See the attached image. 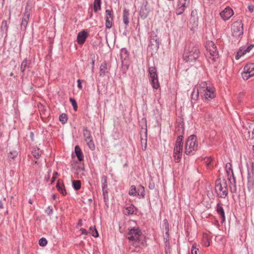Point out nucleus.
Listing matches in <instances>:
<instances>
[{"label": "nucleus", "mask_w": 254, "mask_h": 254, "mask_svg": "<svg viewBox=\"0 0 254 254\" xmlns=\"http://www.w3.org/2000/svg\"><path fill=\"white\" fill-rule=\"evenodd\" d=\"M165 234H166V237H164V240L165 241L166 243V246L167 247V244L168 243V241H169V230H165Z\"/></svg>", "instance_id": "de8ad7c7"}, {"label": "nucleus", "mask_w": 254, "mask_h": 254, "mask_svg": "<svg viewBox=\"0 0 254 254\" xmlns=\"http://www.w3.org/2000/svg\"><path fill=\"white\" fill-rule=\"evenodd\" d=\"M47 240L44 238H42L39 241V244L40 246L44 247L47 244Z\"/></svg>", "instance_id": "a19ab883"}, {"label": "nucleus", "mask_w": 254, "mask_h": 254, "mask_svg": "<svg viewBox=\"0 0 254 254\" xmlns=\"http://www.w3.org/2000/svg\"><path fill=\"white\" fill-rule=\"evenodd\" d=\"M238 52V55H240V56H241V57L245 55V53L243 52V48H240V49L239 50Z\"/></svg>", "instance_id": "5fc2aeb1"}, {"label": "nucleus", "mask_w": 254, "mask_h": 254, "mask_svg": "<svg viewBox=\"0 0 254 254\" xmlns=\"http://www.w3.org/2000/svg\"><path fill=\"white\" fill-rule=\"evenodd\" d=\"M241 57V56L238 55V52H237V54H236V55L235 56V59L236 60H239Z\"/></svg>", "instance_id": "e2e57ef3"}, {"label": "nucleus", "mask_w": 254, "mask_h": 254, "mask_svg": "<svg viewBox=\"0 0 254 254\" xmlns=\"http://www.w3.org/2000/svg\"><path fill=\"white\" fill-rule=\"evenodd\" d=\"M56 188L58 189V190L63 194V195H65L66 194V191L65 189L64 183L62 181L60 180H58L57 185H56Z\"/></svg>", "instance_id": "a211bd4d"}, {"label": "nucleus", "mask_w": 254, "mask_h": 254, "mask_svg": "<svg viewBox=\"0 0 254 254\" xmlns=\"http://www.w3.org/2000/svg\"><path fill=\"white\" fill-rule=\"evenodd\" d=\"M200 86L202 88H205L206 89V86H207V83L206 82H203L202 83H201L200 84ZM204 90H206V89H205Z\"/></svg>", "instance_id": "603ef678"}, {"label": "nucleus", "mask_w": 254, "mask_h": 254, "mask_svg": "<svg viewBox=\"0 0 254 254\" xmlns=\"http://www.w3.org/2000/svg\"><path fill=\"white\" fill-rule=\"evenodd\" d=\"M91 234L92 236L94 237L95 238H97L99 236L97 230H96L95 227H94V229L92 230V231L91 232Z\"/></svg>", "instance_id": "49530a36"}, {"label": "nucleus", "mask_w": 254, "mask_h": 254, "mask_svg": "<svg viewBox=\"0 0 254 254\" xmlns=\"http://www.w3.org/2000/svg\"><path fill=\"white\" fill-rule=\"evenodd\" d=\"M137 191L136 188L134 186H131L129 190V194L130 195L135 196L136 195Z\"/></svg>", "instance_id": "f704fd0d"}, {"label": "nucleus", "mask_w": 254, "mask_h": 254, "mask_svg": "<svg viewBox=\"0 0 254 254\" xmlns=\"http://www.w3.org/2000/svg\"><path fill=\"white\" fill-rule=\"evenodd\" d=\"M232 35L235 37H239L243 34V25L241 21L234 22L232 27Z\"/></svg>", "instance_id": "6e6552de"}, {"label": "nucleus", "mask_w": 254, "mask_h": 254, "mask_svg": "<svg viewBox=\"0 0 254 254\" xmlns=\"http://www.w3.org/2000/svg\"><path fill=\"white\" fill-rule=\"evenodd\" d=\"M204 96L206 99H211L214 97V93L213 90L210 88V86H206V90Z\"/></svg>", "instance_id": "2eb2a0df"}, {"label": "nucleus", "mask_w": 254, "mask_h": 254, "mask_svg": "<svg viewBox=\"0 0 254 254\" xmlns=\"http://www.w3.org/2000/svg\"><path fill=\"white\" fill-rule=\"evenodd\" d=\"M83 135L85 138V141H88L89 139L92 138L90 131L87 128H84L83 130Z\"/></svg>", "instance_id": "bb28decb"}, {"label": "nucleus", "mask_w": 254, "mask_h": 254, "mask_svg": "<svg viewBox=\"0 0 254 254\" xmlns=\"http://www.w3.org/2000/svg\"><path fill=\"white\" fill-rule=\"evenodd\" d=\"M226 168H228L229 171H230V170L231 171V172L232 173V174H233V170L232 169V165L230 163H228L226 164Z\"/></svg>", "instance_id": "864d4df0"}, {"label": "nucleus", "mask_w": 254, "mask_h": 254, "mask_svg": "<svg viewBox=\"0 0 254 254\" xmlns=\"http://www.w3.org/2000/svg\"><path fill=\"white\" fill-rule=\"evenodd\" d=\"M129 12L127 9H125L123 11V22L126 26L128 25L129 23Z\"/></svg>", "instance_id": "aec40b11"}, {"label": "nucleus", "mask_w": 254, "mask_h": 254, "mask_svg": "<svg viewBox=\"0 0 254 254\" xmlns=\"http://www.w3.org/2000/svg\"><path fill=\"white\" fill-rule=\"evenodd\" d=\"M206 57H207V61L208 62L211 64H214L217 61V60L218 58V56H208L207 55H206Z\"/></svg>", "instance_id": "c85d7f7f"}, {"label": "nucleus", "mask_w": 254, "mask_h": 254, "mask_svg": "<svg viewBox=\"0 0 254 254\" xmlns=\"http://www.w3.org/2000/svg\"><path fill=\"white\" fill-rule=\"evenodd\" d=\"M101 0H94L93 9L95 12H97L101 9Z\"/></svg>", "instance_id": "5701e85b"}, {"label": "nucleus", "mask_w": 254, "mask_h": 254, "mask_svg": "<svg viewBox=\"0 0 254 254\" xmlns=\"http://www.w3.org/2000/svg\"><path fill=\"white\" fill-rule=\"evenodd\" d=\"M109 68L108 67V64L106 62H104L100 67L99 75L100 76H104L108 72Z\"/></svg>", "instance_id": "4468645a"}, {"label": "nucleus", "mask_w": 254, "mask_h": 254, "mask_svg": "<svg viewBox=\"0 0 254 254\" xmlns=\"http://www.w3.org/2000/svg\"><path fill=\"white\" fill-rule=\"evenodd\" d=\"M145 190L144 188L142 186H139L138 187V195L141 196L142 197H144L145 196Z\"/></svg>", "instance_id": "c756f323"}, {"label": "nucleus", "mask_w": 254, "mask_h": 254, "mask_svg": "<svg viewBox=\"0 0 254 254\" xmlns=\"http://www.w3.org/2000/svg\"><path fill=\"white\" fill-rule=\"evenodd\" d=\"M183 135H179L176 142V145L174 150V157L175 161L177 163L180 162L182 158L183 147Z\"/></svg>", "instance_id": "20e7f679"}, {"label": "nucleus", "mask_w": 254, "mask_h": 254, "mask_svg": "<svg viewBox=\"0 0 254 254\" xmlns=\"http://www.w3.org/2000/svg\"><path fill=\"white\" fill-rule=\"evenodd\" d=\"M74 150L78 159L79 161L83 160V155L80 147L78 145L75 146Z\"/></svg>", "instance_id": "412c9836"}, {"label": "nucleus", "mask_w": 254, "mask_h": 254, "mask_svg": "<svg viewBox=\"0 0 254 254\" xmlns=\"http://www.w3.org/2000/svg\"><path fill=\"white\" fill-rule=\"evenodd\" d=\"M86 142L91 150H94L95 149V147L92 138L89 139L88 141H86Z\"/></svg>", "instance_id": "c9c22d12"}, {"label": "nucleus", "mask_w": 254, "mask_h": 254, "mask_svg": "<svg viewBox=\"0 0 254 254\" xmlns=\"http://www.w3.org/2000/svg\"><path fill=\"white\" fill-rule=\"evenodd\" d=\"M60 121L63 123L65 124L67 120V117L66 114H62L59 117Z\"/></svg>", "instance_id": "72a5a7b5"}, {"label": "nucleus", "mask_w": 254, "mask_h": 254, "mask_svg": "<svg viewBox=\"0 0 254 254\" xmlns=\"http://www.w3.org/2000/svg\"><path fill=\"white\" fill-rule=\"evenodd\" d=\"M229 181L230 182V184L229 186L230 191L232 193H235L237 191V187L236 184V180L234 176V174H233L232 179L231 178H229Z\"/></svg>", "instance_id": "dca6fc26"}, {"label": "nucleus", "mask_w": 254, "mask_h": 254, "mask_svg": "<svg viewBox=\"0 0 254 254\" xmlns=\"http://www.w3.org/2000/svg\"><path fill=\"white\" fill-rule=\"evenodd\" d=\"M32 154L33 156L36 159H38L41 155V151L39 150V149H34L32 151Z\"/></svg>", "instance_id": "7c9ffc66"}, {"label": "nucleus", "mask_w": 254, "mask_h": 254, "mask_svg": "<svg viewBox=\"0 0 254 254\" xmlns=\"http://www.w3.org/2000/svg\"><path fill=\"white\" fill-rule=\"evenodd\" d=\"M216 211L221 218V222L223 223L225 221V213L223 207L219 203L217 204Z\"/></svg>", "instance_id": "f3484780"}, {"label": "nucleus", "mask_w": 254, "mask_h": 254, "mask_svg": "<svg viewBox=\"0 0 254 254\" xmlns=\"http://www.w3.org/2000/svg\"><path fill=\"white\" fill-rule=\"evenodd\" d=\"M150 12L149 6L146 1H144L141 6L139 11V15L142 19H145Z\"/></svg>", "instance_id": "9d476101"}, {"label": "nucleus", "mask_w": 254, "mask_h": 254, "mask_svg": "<svg viewBox=\"0 0 254 254\" xmlns=\"http://www.w3.org/2000/svg\"><path fill=\"white\" fill-rule=\"evenodd\" d=\"M56 179V177L55 176H53L52 178L51 182V184H52L55 182Z\"/></svg>", "instance_id": "bf43d9fd"}, {"label": "nucleus", "mask_w": 254, "mask_h": 254, "mask_svg": "<svg viewBox=\"0 0 254 254\" xmlns=\"http://www.w3.org/2000/svg\"><path fill=\"white\" fill-rule=\"evenodd\" d=\"M163 229H165V230H169V225L168 222V220L166 219H165L163 220V224L162 225Z\"/></svg>", "instance_id": "79ce46f5"}, {"label": "nucleus", "mask_w": 254, "mask_h": 254, "mask_svg": "<svg viewBox=\"0 0 254 254\" xmlns=\"http://www.w3.org/2000/svg\"><path fill=\"white\" fill-rule=\"evenodd\" d=\"M3 208V203L1 201H0V209H2Z\"/></svg>", "instance_id": "338daca9"}, {"label": "nucleus", "mask_w": 254, "mask_h": 254, "mask_svg": "<svg viewBox=\"0 0 254 254\" xmlns=\"http://www.w3.org/2000/svg\"><path fill=\"white\" fill-rule=\"evenodd\" d=\"M191 254H200L198 249L196 248L194 245L192 246L191 248Z\"/></svg>", "instance_id": "a18cd8bd"}, {"label": "nucleus", "mask_w": 254, "mask_h": 254, "mask_svg": "<svg viewBox=\"0 0 254 254\" xmlns=\"http://www.w3.org/2000/svg\"><path fill=\"white\" fill-rule=\"evenodd\" d=\"M150 43L148 46V50H151L152 52H156L159 47V40L157 35L155 33H151L150 37Z\"/></svg>", "instance_id": "0eeeda50"}, {"label": "nucleus", "mask_w": 254, "mask_h": 254, "mask_svg": "<svg viewBox=\"0 0 254 254\" xmlns=\"http://www.w3.org/2000/svg\"><path fill=\"white\" fill-rule=\"evenodd\" d=\"M46 213L50 215L51 214H52L53 212V209L51 206H49L47 209L46 210Z\"/></svg>", "instance_id": "09e8293b"}, {"label": "nucleus", "mask_w": 254, "mask_h": 254, "mask_svg": "<svg viewBox=\"0 0 254 254\" xmlns=\"http://www.w3.org/2000/svg\"><path fill=\"white\" fill-rule=\"evenodd\" d=\"M149 188H150V189H154V185H149Z\"/></svg>", "instance_id": "774afa93"}, {"label": "nucleus", "mask_w": 254, "mask_h": 254, "mask_svg": "<svg viewBox=\"0 0 254 254\" xmlns=\"http://www.w3.org/2000/svg\"><path fill=\"white\" fill-rule=\"evenodd\" d=\"M90 56H91V58L92 59V61H93V60H94V61H95V55L94 54H91Z\"/></svg>", "instance_id": "680f3d73"}, {"label": "nucleus", "mask_w": 254, "mask_h": 254, "mask_svg": "<svg viewBox=\"0 0 254 254\" xmlns=\"http://www.w3.org/2000/svg\"><path fill=\"white\" fill-rule=\"evenodd\" d=\"M244 71L254 75V64H249L245 65Z\"/></svg>", "instance_id": "6ab92c4d"}, {"label": "nucleus", "mask_w": 254, "mask_h": 254, "mask_svg": "<svg viewBox=\"0 0 254 254\" xmlns=\"http://www.w3.org/2000/svg\"><path fill=\"white\" fill-rule=\"evenodd\" d=\"M220 14L224 20H227L233 15V11L230 7H227L220 12Z\"/></svg>", "instance_id": "f8f14e48"}, {"label": "nucleus", "mask_w": 254, "mask_h": 254, "mask_svg": "<svg viewBox=\"0 0 254 254\" xmlns=\"http://www.w3.org/2000/svg\"><path fill=\"white\" fill-rule=\"evenodd\" d=\"M197 137L195 135L189 136L186 141L185 153L187 155L194 154L193 151L197 149Z\"/></svg>", "instance_id": "7ed1b4c3"}, {"label": "nucleus", "mask_w": 254, "mask_h": 254, "mask_svg": "<svg viewBox=\"0 0 254 254\" xmlns=\"http://www.w3.org/2000/svg\"><path fill=\"white\" fill-rule=\"evenodd\" d=\"M206 48L208 51L207 55L209 54L210 56L215 57L218 56L216 46L212 41H209L207 43Z\"/></svg>", "instance_id": "9b49d317"}, {"label": "nucleus", "mask_w": 254, "mask_h": 254, "mask_svg": "<svg viewBox=\"0 0 254 254\" xmlns=\"http://www.w3.org/2000/svg\"><path fill=\"white\" fill-rule=\"evenodd\" d=\"M252 173L253 175H254V163L252 164Z\"/></svg>", "instance_id": "69168bd1"}, {"label": "nucleus", "mask_w": 254, "mask_h": 254, "mask_svg": "<svg viewBox=\"0 0 254 254\" xmlns=\"http://www.w3.org/2000/svg\"><path fill=\"white\" fill-rule=\"evenodd\" d=\"M128 52L126 48H122L121 50V59L126 60L128 58Z\"/></svg>", "instance_id": "a878e982"}, {"label": "nucleus", "mask_w": 254, "mask_h": 254, "mask_svg": "<svg viewBox=\"0 0 254 254\" xmlns=\"http://www.w3.org/2000/svg\"><path fill=\"white\" fill-rule=\"evenodd\" d=\"M80 230L81 231V233L82 234H83V235H87V231L85 229L81 228Z\"/></svg>", "instance_id": "4d7b16f0"}, {"label": "nucleus", "mask_w": 254, "mask_h": 254, "mask_svg": "<svg viewBox=\"0 0 254 254\" xmlns=\"http://www.w3.org/2000/svg\"><path fill=\"white\" fill-rule=\"evenodd\" d=\"M148 71L150 74L151 83L153 88L156 89H158L160 85L158 82L156 68L155 66L150 67Z\"/></svg>", "instance_id": "423d86ee"}, {"label": "nucleus", "mask_w": 254, "mask_h": 254, "mask_svg": "<svg viewBox=\"0 0 254 254\" xmlns=\"http://www.w3.org/2000/svg\"><path fill=\"white\" fill-rule=\"evenodd\" d=\"M185 7L180 6L177 10L176 13L177 15L181 14L185 10Z\"/></svg>", "instance_id": "37998d69"}, {"label": "nucleus", "mask_w": 254, "mask_h": 254, "mask_svg": "<svg viewBox=\"0 0 254 254\" xmlns=\"http://www.w3.org/2000/svg\"><path fill=\"white\" fill-rule=\"evenodd\" d=\"M200 51L198 46L193 44L190 43L186 46L183 54V58L186 62H194L200 56Z\"/></svg>", "instance_id": "f03ea898"}, {"label": "nucleus", "mask_w": 254, "mask_h": 254, "mask_svg": "<svg viewBox=\"0 0 254 254\" xmlns=\"http://www.w3.org/2000/svg\"><path fill=\"white\" fill-rule=\"evenodd\" d=\"M106 182H105V183L103 184V185L102 186V189H103V193L104 194L105 192H107V185L106 184Z\"/></svg>", "instance_id": "3c124183"}, {"label": "nucleus", "mask_w": 254, "mask_h": 254, "mask_svg": "<svg viewBox=\"0 0 254 254\" xmlns=\"http://www.w3.org/2000/svg\"><path fill=\"white\" fill-rule=\"evenodd\" d=\"M190 3V0H179V5L184 7L188 6Z\"/></svg>", "instance_id": "473e14b6"}, {"label": "nucleus", "mask_w": 254, "mask_h": 254, "mask_svg": "<svg viewBox=\"0 0 254 254\" xmlns=\"http://www.w3.org/2000/svg\"><path fill=\"white\" fill-rule=\"evenodd\" d=\"M31 14V7L27 3L25 6V11L21 24L22 28L23 27L24 29L26 28Z\"/></svg>", "instance_id": "1a4fd4ad"}, {"label": "nucleus", "mask_w": 254, "mask_h": 254, "mask_svg": "<svg viewBox=\"0 0 254 254\" xmlns=\"http://www.w3.org/2000/svg\"><path fill=\"white\" fill-rule=\"evenodd\" d=\"M127 238L133 243L135 247L139 246L140 245L144 246L146 242L145 237L138 227H133L129 230Z\"/></svg>", "instance_id": "f257e3e1"}, {"label": "nucleus", "mask_w": 254, "mask_h": 254, "mask_svg": "<svg viewBox=\"0 0 254 254\" xmlns=\"http://www.w3.org/2000/svg\"><path fill=\"white\" fill-rule=\"evenodd\" d=\"M254 47V45H250L247 47V48H245V52L249 53L252 50V49Z\"/></svg>", "instance_id": "8fccbe9b"}, {"label": "nucleus", "mask_w": 254, "mask_h": 254, "mask_svg": "<svg viewBox=\"0 0 254 254\" xmlns=\"http://www.w3.org/2000/svg\"><path fill=\"white\" fill-rule=\"evenodd\" d=\"M69 101L71 103L74 111H76L77 110V104L76 100L72 98H70Z\"/></svg>", "instance_id": "e433bc0d"}, {"label": "nucleus", "mask_w": 254, "mask_h": 254, "mask_svg": "<svg viewBox=\"0 0 254 254\" xmlns=\"http://www.w3.org/2000/svg\"><path fill=\"white\" fill-rule=\"evenodd\" d=\"M242 75L243 78L245 80H248L250 77L254 76L253 75H251V74H249L245 71H243L242 73Z\"/></svg>", "instance_id": "58836bf2"}, {"label": "nucleus", "mask_w": 254, "mask_h": 254, "mask_svg": "<svg viewBox=\"0 0 254 254\" xmlns=\"http://www.w3.org/2000/svg\"><path fill=\"white\" fill-rule=\"evenodd\" d=\"M199 95V91L198 89L194 88L191 93V99L196 101L197 100Z\"/></svg>", "instance_id": "cd10ccee"}, {"label": "nucleus", "mask_w": 254, "mask_h": 254, "mask_svg": "<svg viewBox=\"0 0 254 254\" xmlns=\"http://www.w3.org/2000/svg\"><path fill=\"white\" fill-rule=\"evenodd\" d=\"M94 64H95V61H94V60H93V61H92V72H93V70H94Z\"/></svg>", "instance_id": "052dcab7"}, {"label": "nucleus", "mask_w": 254, "mask_h": 254, "mask_svg": "<svg viewBox=\"0 0 254 254\" xmlns=\"http://www.w3.org/2000/svg\"><path fill=\"white\" fill-rule=\"evenodd\" d=\"M72 186L73 189L77 190L81 188V181L80 180H73L72 182Z\"/></svg>", "instance_id": "b1692460"}, {"label": "nucleus", "mask_w": 254, "mask_h": 254, "mask_svg": "<svg viewBox=\"0 0 254 254\" xmlns=\"http://www.w3.org/2000/svg\"><path fill=\"white\" fill-rule=\"evenodd\" d=\"M88 35V33L84 30L79 32L77 37V43L79 44H83L84 43Z\"/></svg>", "instance_id": "ddd939ff"}, {"label": "nucleus", "mask_w": 254, "mask_h": 254, "mask_svg": "<svg viewBox=\"0 0 254 254\" xmlns=\"http://www.w3.org/2000/svg\"><path fill=\"white\" fill-rule=\"evenodd\" d=\"M8 27L7 21L6 20H3L1 23V29L7 32L8 30Z\"/></svg>", "instance_id": "ea45409f"}, {"label": "nucleus", "mask_w": 254, "mask_h": 254, "mask_svg": "<svg viewBox=\"0 0 254 254\" xmlns=\"http://www.w3.org/2000/svg\"><path fill=\"white\" fill-rule=\"evenodd\" d=\"M249 10L251 11V12H253L254 9V6L253 5H250L248 6Z\"/></svg>", "instance_id": "13d9d810"}, {"label": "nucleus", "mask_w": 254, "mask_h": 254, "mask_svg": "<svg viewBox=\"0 0 254 254\" xmlns=\"http://www.w3.org/2000/svg\"><path fill=\"white\" fill-rule=\"evenodd\" d=\"M8 154L9 158H10L11 159H14L17 156L18 153L16 151L13 150L9 151Z\"/></svg>", "instance_id": "4c0bfd02"}, {"label": "nucleus", "mask_w": 254, "mask_h": 254, "mask_svg": "<svg viewBox=\"0 0 254 254\" xmlns=\"http://www.w3.org/2000/svg\"><path fill=\"white\" fill-rule=\"evenodd\" d=\"M112 26V23L110 19H106V28L110 29Z\"/></svg>", "instance_id": "c03bdc74"}, {"label": "nucleus", "mask_w": 254, "mask_h": 254, "mask_svg": "<svg viewBox=\"0 0 254 254\" xmlns=\"http://www.w3.org/2000/svg\"><path fill=\"white\" fill-rule=\"evenodd\" d=\"M77 225L78 226H81L82 225V220L81 219H80L79 221H78V224Z\"/></svg>", "instance_id": "0e129e2a"}, {"label": "nucleus", "mask_w": 254, "mask_h": 254, "mask_svg": "<svg viewBox=\"0 0 254 254\" xmlns=\"http://www.w3.org/2000/svg\"><path fill=\"white\" fill-rule=\"evenodd\" d=\"M29 66L28 64V61L26 59H25L21 63L20 66V70L22 72H24L26 68H29Z\"/></svg>", "instance_id": "393cba45"}, {"label": "nucleus", "mask_w": 254, "mask_h": 254, "mask_svg": "<svg viewBox=\"0 0 254 254\" xmlns=\"http://www.w3.org/2000/svg\"><path fill=\"white\" fill-rule=\"evenodd\" d=\"M215 190L216 192H222V194L220 197L225 198L228 195L227 184L226 181L223 179L221 181L220 179L217 180L215 183Z\"/></svg>", "instance_id": "39448f33"}, {"label": "nucleus", "mask_w": 254, "mask_h": 254, "mask_svg": "<svg viewBox=\"0 0 254 254\" xmlns=\"http://www.w3.org/2000/svg\"><path fill=\"white\" fill-rule=\"evenodd\" d=\"M106 13V19H111V20L113 19V11L112 10L107 9L105 11Z\"/></svg>", "instance_id": "2f4dec72"}, {"label": "nucleus", "mask_w": 254, "mask_h": 254, "mask_svg": "<svg viewBox=\"0 0 254 254\" xmlns=\"http://www.w3.org/2000/svg\"><path fill=\"white\" fill-rule=\"evenodd\" d=\"M135 209V207L133 205H131L126 208L124 213L126 215H131L133 213Z\"/></svg>", "instance_id": "4be33fe9"}, {"label": "nucleus", "mask_w": 254, "mask_h": 254, "mask_svg": "<svg viewBox=\"0 0 254 254\" xmlns=\"http://www.w3.org/2000/svg\"><path fill=\"white\" fill-rule=\"evenodd\" d=\"M77 83H78V84H77L78 87L80 89H82V84H81L82 83H81V80L80 79L77 80Z\"/></svg>", "instance_id": "6e6d98bb"}]
</instances>
